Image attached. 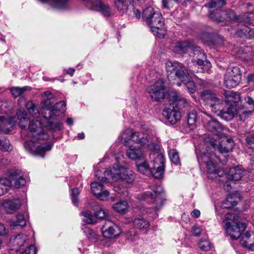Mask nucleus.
Returning a JSON list of instances; mask_svg holds the SVG:
<instances>
[{
  "label": "nucleus",
  "instance_id": "f8f14e48",
  "mask_svg": "<svg viewBox=\"0 0 254 254\" xmlns=\"http://www.w3.org/2000/svg\"><path fill=\"white\" fill-rule=\"evenodd\" d=\"M165 85L163 80L160 79L147 88L150 97L155 101H159L165 97Z\"/></svg>",
  "mask_w": 254,
  "mask_h": 254
},
{
  "label": "nucleus",
  "instance_id": "aec40b11",
  "mask_svg": "<svg viewBox=\"0 0 254 254\" xmlns=\"http://www.w3.org/2000/svg\"><path fill=\"white\" fill-rule=\"evenodd\" d=\"M90 186L92 192L99 199L104 200L109 196V191L103 190V186L101 184L94 182Z\"/></svg>",
  "mask_w": 254,
  "mask_h": 254
},
{
  "label": "nucleus",
  "instance_id": "3c124183",
  "mask_svg": "<svg viewBox=\"0 0 254 254\" xmlns=\"http://www.w3.org/2000/svg\"><path fill=\"white\" fill-rule=\"evenodd\" d=\"M169 158L172 163L178 165L180 163L179 153L176 149L171 150L169 152Z\"/></svg>",
  "mask_w": 254,
  "mask_h": 254
},
{
  "label": "nucleus",
  "instance_id": "603ef678",
  "mask_svg": "<svg viewBox=\"0 0 254 254\" xmlns=\"http://www.w3.org/2000/svg\"><path fill=\"white\" fill-rule=\"evenodd\" d=\"M196 119L197 117L196 112L193 111L188 114L187 121L189 127L191 129H193V126L196 121Z\"/></svg>",
  "mask_w": 254,
  "mask_h": 254
},
{
  "label": "nucleus",
  "instance_id": "f03ea898",
  "mask_svg": "<svg viewBox=\"0 0 254 254\" xmlns=\"http://www.w3.org/2000/svg\"><path fill=\"white\" fill-rule=\"evenodd\" d=\"M224 223V228L231 239L234 240H238L246 228L245 223L240 222L239 216L237 213L226 214Z\"/></svg>",
  "mask_w": 254,
  "mask_h": 254
},
{
  "label": "nucleus",
  "instance_id": "a878e982",
  "mask_svg": "<svg viewBox=\"0 0 254 254\" xmlns=\"http://www.w3.org/2000/svg\"><path fill=\"white\" fill-rule=\"evenodd\" d=\"M128 146L129 148L126 151V155L129 158L135 160L140 159L143 157V152L140 147L138 145H131V144Z\"/></svg>",
  "mask_w": 254,
  "mask_h": 254
},
{
  "label": "nucleus",
  "instance_id": "79ce46f5",
  "mask_svg": "<svg viewBox=\"0 0 254 254\" xmlns=\"http://www.w3.org/2000/svg\"><path fill=\"white\" fill-rule=\"evenodd\" d=\"M31 87L29 86H23L22 87H13L10 89V92L15 98L21 95L24 92L27 90H30Z\"/></svg>",
  "mask_w": 254,
  "mask_h": 254
},
{
  "label": "nucleus",
  "instance_id": "f257e3e1",
  "mask_svg": "<svg viewBox=\"0 0 254 254\" xmlns=\"http://www.w3.org/2000/svg\"><path fill=\"white\" fill-rule=\"evenodd\" d=\"M142 18L155 35L159 38H164L165 31L160 13L155 11L153 7L148 6L143 11Z\"/></svg>",
  "mask_w": 254,
  "mask_h": 254
},
{
  "label": "nucleus",
  "instance_id": "6e6d98bb",
  "mask_svg": "<svg viewBox=\"0 0 254 254\" xmlns=\"http://www.w3.org/2000/svg\"><path fill=\"white\" fill-rule=\"evenodd\" d=\"M252 112V111H249L246 109L237 110L236 115L239 117L240 120L244 121L246 120V117L250 115Z\"/></svg>",
  "mask_w": 254,
  "mask_h": 254
},
{
  "label": "nucleus",
  "instance_id": "49530a36",
  "mask_svg": "<svg viewBox=\"0 0 254 254\" xmlns=\"http://www.w3.org/2000/svg\"><path fill=\"white\" fill-rule=\"evenodd\" d=\"M237 204V202L234 200L232 196H228L226 199L224 201L221 207L223 209H230Z\"/></svg>",
  "mask_w": 254,
  "mask_h": 254
},
{
  "label": "nucleus",
  "instance_id": "cd10ccee",
  "mask_svg": "<svg viewBox=\"0 0 254 254\" xmlns=\"http://www.w3.org/2000/svg\"><path fill=\"white\" fill-rule=\"evenodd\" d=\"M244 176V170L239 166L231 168L228 172L227 179L229 180L238 181Z\"/></svg>",
  "mask_w": 254,
  "mask_h": 254
},
{
  "label": "nucleus",
  "instance_id": "0eeeda50",
  "mask_svg": "<svg viewBox=\"0 0 254 254\" xmlns=\"http://www.w3.org/2000/svg\"><path fill=\"white\" fill-rule=\"evenodd\" d=\"M212 149L215 151L218 150L221 153H227L231 151L234 146V142L231 138L224 137L222 138L220 140H217L214 139H210L209 140H206Z\"/></svg>",
  "mask_w": 254,
  "mask_h": 254
},
{
  "label": "nucleus",
  "instance_id": "412c9836",
  "mask_svg": "<svg viewBox=\"0 0 254 254\" xmlns=\"http://www.w3.org/2000/svg\"><path fill=\"white\" fill-rule=\"evenodd\" d=\"M217 115L223 120L229 121L232 120L237 114V109L233 105L225 107L221 110L217 109Z\"/></svg>",
  "mask_w": 254,
  "mask_h": 254
},
{
  "label": "nucleus",
  "instance_id": "6ab92c4d",
  "mask_svg": "<svg viewBox=\"0 0 254 254\" xmlns=\"http://www.w3.org/2000/svg\"><path fill=\"white\" fill-rule=\"evenodd\" d=\"M233 53L235 54L237 58L244 61H249L253 56L252 48L249 46H242L236 48L233 50Z\"/></svg>",
  "mask_w": 254,
  "mask_h": 254
},
{
  "label": "nucleus",
  "instance_id": "0e129e2a",
  "mask_svg": "<svg viewBox=\"0 0 254 254\" xmlns=\"http://www.w3.org/2000/svg\"><path fill=\"white\" fill-rule=\"evenodd\" d=\"M79 190L77 188L72 189L71 193V199L74 205H77L78 203V196L79 194Z\"/></svg>",
  "mask_w": 254,
  "mask_h": 254
},
{
  "label": "nucleus",
  "instance_id": "473e14b6",
  "mask_svg": "<svg viewBox=\"0 0 254 254\" xmlns=\"http://www.w3.org/2000/svg\"><path fill=\"white\" fill-rule=\"evenodd\" d=\"M17 119L19 120V126L22 129L26 128L27 125L29 126V123L32 121H30L27 118V115L23 109H20L17 113Z\"/></svg>",
  "mask_w": 254,
  "mask_h": 254
},
{
  "label": "nucleus",
  "instance_id": "9b49d317",
  "mask_svg": "<svg viewBox=\"0 0 254 254\" xmlns=\"http://www.w3.org/2000/svg\"><path fill=\"white\" fill-rule=\"evenodd\" d=\"M209 144L206 147L207 152L197 155V158L200 165L204 164L207 168L208 172H211L214 170V165L215 164L213 162L214 157H217L215 154V151L210 148Z\"/></svg>",
  "mask_w": 254,
  "mask_h": 254
},
{
  "label": "nucleus",
  "instance_id": "dca6fc26",
  "mask_svg": "<svg viewBox=\"0 0 254 254\" xmlns=\"http://www.w3.org/2000/svg\"><path fill=\"white\" fill-rule=\"evenodd\" d=\"M28 128L32 133V136L38 140H46L48 139L49 135L44 131L41 122L38 120H32L29 123Z\"/></svg>",
  "mask_w": 254,
  "mask_h": 254
},
{
  "label": "nucleus",
  "instance_id": "2f4dec72",
  "mask_svg": "<svg viewBox=\"0 0 254 254\" xmlns=\"http://www.w3.org/2000/svg\"><path fill=\"white\" fill-rule=\"evenodd\" d=\"M42 96L44 98L41 102L43 108L49 110L54 100V95L50 91H47L43 93Z\"/></svg>",
  "mask_w": 254,
  "mask_h": 254
},
{
  "label": "nucleus",
  "instance_id": "4468645a",
  "mask_svg": "<svg viewBox=\"0 0 254 254\" xmlns=\"http://www.w3.org/2000/svg\"><path fill=\"white\" fill-rule=\"evenodd\" d=\"M24 146L28 152L33 155L39 156L41 157H44L46 152L52 149V145L50 143L37 146L32 141H26Z\"/></svg>",
  "mask_w": 254,
  "mask_h": 254
},
{
  "label": "nucleus",
  "instance_id": "c756f323",
  "mask_svg": "<svg viewBox=\"0 0 254 254\" xmlns=\"http://www.w3.org/2000/svg\"><path fill=\"white\" fill-rule=\"evenodd\" d=\"M193 47V44L188 41H180L177 43L174 51L179 54L186 53Z\"/></svg>",
  "mask_w": 254,
  "mask_h": 254
},
{
  "label": "nucleus",
  "instance_id": "680f3d73",
  "mask_svg": "<svg viewBox=\"0 0 254 254\" xmlns=\"http://www.w3.org/2000/svg\"><path fill=\"white\" fill-rule=\"evenodd\" d=\"M138 238L137 233L133 229L126 234V238L130 241H134Z\"/></svg>",
  "mask_w": 254,
  "mask_h": 254
},
{
  "label": "nucleus",
  "instance_id": "09e8293b",
  "mask_svg": "<svg viewBox=\"0 0 254 254\" xmlns=\"http://www.w3.org/2000/svg\"><path fill=\"white\" fill-rule=\"evenodd\" d=\"M225 3V0H211L210 2L205 4V6L208 8H222Z\"/></svg>",
  "mask_w": 254,
  "mask_h": 254
},
{
  "label": "nucleus",
  "instance_id": "20e7f679",
  "mask_svg": "<svg viewBox=\"0 0 254 254\" xmlns=\"http://www.w3.org/2000/svg\"><path fill=\"white\" fill-rule=\"evenodd\" d=\"M105 174L110 176L114 181L121 180L128 184H131L134 180L133 172L120 166L119 164H115L110 169L105 171Z\"/></svg>",
  "mask_w": 254,
  "mask_h": 254
},
{
  "label": "nucleus",
  "instance_id": "de8ad7c7",
  "mask_svg": "<svg viewBox=\"0 0 254 254\" xmlns=\"http://www.w3.org/2000/svg\"><path fill=\"white\" fill-rule=\"evenodd\" d=\"M94 216L96 218L100 219H104L105 222L107 221L110 220V216L108 213L102 208L100 207L98 210H97L94 213Z\"/></svg>",
  "mask_w": 254,
  "mask_h": 254
},
{
  "label": "nucleus",
  "instance_id": "f3484780",
  "mask_svg": "<svg viewBox=\"0 0 254 254\" xmlns=\"http://www.w3.org/2000/svg\"><path fill=\"white\" fill-rule=\"evenodd\" d=\"M103 236L106 238L112 239L118 236L121 230L120 228L110 220L107 221L101 227Z\"/></svg>",
  "mask_w": 254,
  "mask_h": 254
},
{
  "label": "nucleus",
  "instance_id": "c03bdc74",
  "mask_svg": "<svg viewBox=\"0 0 254 254\" xmlns=\"http://www.w3.org/2000/svg\"><path fill=\"white\" fill-rule=\"evenodd\" d=\"M208 174L212 175V177L216 178L217 177H226L227 178V174L226 172L222 168H216V165H214V170L211 172H208Z\"/></svg>",
  "mask_w": 254,
  "mask_h": 254
},
{
  "label": "nucleus",
  "instance_id": "f704fd0d",
  "mask_svg": "<svg viewBox=\"0 0 254 254\" xmlns=\"http://www.w3.org/2000/svg\"><path fill=\"white\" fill-rule=\"evenodd\" d=\"M133 223L135 228L141 231L147 230L150 226V223L147 220L141 218H135Z\"/></svg>",
  "mask_w": 254,
  "mask_h": 254
},
{
  "label": "nucleus",
  "instance_id": "1a4fd4ad",
  "mask_svg": "<svg viewBox=\"0 0 254 254\" xmlns=\"http://www.w3.org/2000/svg\"><path fill=\"white\" fill-rule=\"evenodd\" d=\"M192 52V62L196 63V64L201 66L203 72L208 71L211 67L210 62L206 59V55L202 50L200 47L195 46L193 44V47L190 49Z\"/></svg>",
  "mask_w": 254,
  "mask_h": 254
},
{
  "label": "nucleus",
  "instance_id": "423d86ee",
  "mask_svg": "<svg viewBox=\"0 0 254 254\" xmlns=\"http://www.w3.org/2000/svg\"><path fill=\"white\" fill-rule=\"evenodd\" d=\"M166 68L168 74L174 73L175 77L182 82L187 81L190 77L186 67L178 62L168 61L166 63Z\"/></svg>",
  "mask_w": 254,
  "mask_h": 254
},
{
  "label": "nucleus",
  "instance_id": "5701e85b",
  "mask_svg": "<svg viewBox=\"0 0 254 254\" xmlns=\"http://www.w3.org/2000/svg\"><path fill=\"white\" fill-rule=\"evenodd\" d=\"M3 206L6 213L12 214L17 210L21 206V201L19 199H7L3 202Z\"/></svg>",
  "mask_w": 254,
  "mask_h": 254
},
{
  "label": "nucleus",
  "instance_id": "393cba45",
  "mask_svg": "<svg viewBox=\"0 0 254 254\" xmlns=\"http://www.w3.org/2000/svg\"><path fill=\"white\" fill-rule=\"evenodd\" d=\"M169 96L173 99L172 104L175 107H178L179 109L181 106L187 107L190 105V103L187 99L182 97L176 91H171L169 93Z\"/></svg>",
  "mask_w": 254,
  "mask_h": 254
},
{
  "label": "nucleus",
  "instance_id": "a18cd8bd",
  "mask_svg": "<svg viewBox=\"0 0 254 254\" xmlns=\"http://www.w3.org/2000/svg\"><path fill=\"white\" fill-rule=\"evenodd\" d=\"M0 150L3 152L9 151L12 150V147L9 140L5 138H0Z\"/></svg>",
  "mask_w": 254,
  "mask_h": 254
},
{
  "label": "nucleus",
  "instance_id": "6e6552de",
  "mask_svg": "<svg viewBox=\"0 0 254 254\" xmlns=\"http://www.w3.org/2000/svg\"><path fill=\"white\" fill-rule=\"evenodd\" d=\"M128 135V136L124 138L125 145H129L131 142H134L140 144L141 145L147 144L149 142L150 139L149 135L144 132H133L130 129H127L125 130L124 134Z\"/></svg>",
  "mask_w": 254,
  "mask_h": 254
},
{
  "label": "nucleus",
  "instance_id": "a19ab883",
  "mask_svg": "<svg viewBox=\"0 0 254 254\" xmlns=\"http://www.w3.org/2000/svg\"><path fill=\"white\" fill-rule=\"evenodd\" d=\"M115 4L116 8L121 14L127 12L128 9L126 0H116Z\"/></svg>",
  "mask_w": 254,
  "mask_h": 254
},
{
  "label": "nucleus",
  "instance_id": "052dcab7",
  "mask_svg": "<svg viewBox=\"0 0 254 254\" xmlns=\"http://www.w3.org/2000/svg\"><path fill=\"white\" fill-rule=\"evenodd\" d=\"M26 183V180L24 177L21 175L14 182H12V186L16 188H19L23 186Z\"/></svg>",
  "mask_w": 254,
  "mask_h": 254
},
{
  "label": "nucleus",
  "instance_id": "c85d7f7f",
  "mask_svg": "<svg viewBox=\"0 0 254 254\" xmlns=\"http://www.w3.org/2000/svg\"><path fill=\"white\" fill-rule=\"evenodd\" d=\"M92 5L96 10L100 11L104 16L109 17L111 15V10L108 5L104 4L100 0H95Z\"/></svg>",
  "mask_w": 254,
  "mask_h": 254
},
{
  "label": "nucleus",
  "instance_id": "338daca9",
  "mask_svg": "<svg viewBox=\"0 0 254 254\" xmlns=\"http://www.w3.org/2000/svg\"><path fill=\"white\" fill-rule=\"evenodd\" d=\"M21 254H37V249L34 245H30Z\"/></svg>",
  "mask_w": 254,
  "mask_h": 254
},
{
  "label": "nucleus",
  "instance_id": "7ed1b4c3",
  "mask_svg": "<svg viewBox=\"0 0 254 254\" xmlns=\"http://www.w3.org/2000/svg\"><path fill=\"white\" fill-rule=\"evenodd\" d=\"M165 159L163 154H158L149 165L146 162L137 164V167L139 172L146 175L151 174L154 178L161 179L164 171Z\"/></svg>",
  "mask_w": 254,
  "mask_h": 254
},
{
  "label": "nucleus",
  "instance_id": "bb28decb",
  "mask_svg": "<svg viewBox=\"0 0 254 254\" xmlns=\"http://www.w3.org/2000/svg\"><path fill=\"white\" fill-rule=\"evenodd\" d=\"M49 118L59 116L66 110V104L64 101H61L55 104L52 108L50 109Z\"/></svg>",
  "mask_w": 254,
  "mask_h": 254
},
{
  "label": "nucleus",
  "instance_id": "4c0bfd02",
  "mask_svg": "<svg viewBox=\"0 0 254 254\" xmlns=\"http://www.w3.org/2000/svg\"><path fill=\"white\" fill-rule=\"evenodd\" d=\"M148 148L150 150L151 152L150 154V157L151 158L152 155L157 154L156 156L158 155V153L160 148V146L158 142H155L153 141V139L151 141L149 140V142L147 143ZM159 154H161L160 153Z\"/></svg>",
  "mask_w": 254,
  "mask_h": 254
},
{
  "label": "nucleus",
  "instance_id": "69168bd1",
  "mask_svg": "<svg viewBox=\"0 0 254 254\" xmlns=\"http://www.w3.org/2000/svg\"><path fill=\"white\" fill-rule=\"evenodd\" d=\"M105 173V171L104 172ZM102 174V171L100 170H98L95 172V176L96 178H98L99 181L102 183L108 182V179L106 177L107 174L104 173L103 176H100Z\"/></svg>",
  "mask_w": 254,
  "mask_h": 254
},
{
  "label": "nucleus",
  "instance_id": "2eb2a0df",
  "mask_svg": "<svg viewBox=\"0 0 254 254\" xmlns=\"http://www.w3.org/2000/svg\"><path fill=\"white\" fill-rule=\"evenodd\" d=\"M162 115L171 125L177 124L181 118L179 108L175 107L172 104L163 110Z\"/></svg>",
  "mask_w": 254,
  "mask_h": 254
},
{
  "label": "nucleus",
  "instance_id": "bf43d9fd",
  "mask_svg": "<svg viewBox=\"0 0 254 254\" xmlns=\"http://www.w3.org/2000/svg\"><path fill=\"white\" fill-rule=\"evenodd\" d=\"M198 246L201 250L204 251H208L211 249V244L207 240L201 239L198 243Z\"/></svg>",
  "mask_w": 254,
  "mask_h": 254
},
{
  "label": "nucleus",
  "instance_id": "72a5a7b5",
  "mask_svg": "<svg viewBox=\"0 0 254 254\" xmlns=\"http://www.w3.org/2000/svg\"><path fill=\"white\" fill-rule=\"evenodd\" d=\"M206 127L209 131L214 133L220 132L223 128L220 123L214 119L207 122Z\"/></svg>",
  "mask_w": 254,
  "mask_h": 254
},
{
  "label": "nucleus",
  "instance_id": "9d476101",
  "mask_svg": "<svg viewBox=\"0 0 254 254\" xmlns=\"http://www.w3.org/2000/svg\"><path fill=\"white\" fill-rule=\"evenodd\" d=\"M241 78L242 73L239 67H229L225 74L224 84L227 88L234 87L240 82Z\"/></svg>",
  "mask_w": 254,
  "mask_h": 254
},
{
  "label": "nucleus",
  "instance_id": "864d4df0",
  "mask_svg": "<svg viewBox=\"0 0 254 254\" xmlns=\"http://www.w3.org/2000/svg\"><path fill=\"white\" fill-rule=\"evenodd\" d=\"M185 84L186 88L190 94L194 93L196 91V87L193 81L191 80V77H190L187 81L183 82Z\"/></svg>",
  "mask_w": 254,
  "mask_h": 254
},
{
  "label": "nucleus",
  "instance_id": "4be33fe9",
  "mask_svg": "<svg viewBox=\"0 0 254 254\" xmlns=\"http://www.w3.org/2000/svg\"><path fill=\"white\" fill-rule=\"evenodd\" d=\"M27 241V236L25 234H18L10 239L11 251L17 252L24 246Z\"/></svg>",
  "mask_w": 254,
  "mask_h": 254
},
{
  "label": "nucleus",
  "instance_id": "e2e57ef3",
  "mask_svg": "<svg viewBox=\"0 0 254 254\" xmlns=\"http://www.w3.org/2000/svg\"><path fill=\"white\" fill-rule=\"evenodd\" d=\"M0 184L1 185V187L3 189H5V193H6L8 190L9 187L12 186V182L10 180L8 179L3 178L0 179Z\"/></svg>",
  "mask_w": 254,
  "mask_h": 254
},
{
  "label": "nucleus",
  "instance_id": "39448f33",
  "mask_svg": "<svg viewBox=\"0 0 254 254\" xmlns=\"http://www.w3.org/2000/svg\"><path fill=\"white\" fill-rule=\"evenodd\" d=\"M151 190L146 191L141 193L139 196L140 200L150 199L152 200L154 208L156 210L161 209L164 203L161 193L163 192V189L161 185H152L150 187Z\"/></svg>",
  "mask_w": 254,
  "mask_h": 254
},
{
  "label": "nucleus",
  "instance_id": "58836bf2",
  "mask_svg": "<svg viewBox=\"0 0 254 254\" xmlns=\"http://www.w3.org/2000/svg\"><path fill=\"white\" fill-rule=\"evenodd\" d=\"M128 207L127 201L125 200L117 202L113 206L115 210L121 213H125L127 210Z\"/></svg>",
  "mask_w": 254,
  "mask_h": 254
},
{
  "label": "nucleus",
  "instance_id": "4d7b16f0",
  "mask_svg": "<svg viewBox=\"0 0 254 254\" xmlns=\"http://www.w3.org/2000/svg\"><path fill=\"white\" fill-rule=\"evenodd\" d=\"M8 174V178L11 182H14L16 179L21 175L20 171L14 169L9 170Z\"/></svg>",
  "mask_w": 254,
  "mask_h": 254
},
{
  "label": "nucleus",
  "instance_id": "a211bd4d",
  "mask_svg": "<svg viewBox=\"0 0 254 254\" xmlns=\"http://www.w3.org/2000/svg\"><path fill=\"white\" fill-rule=\"evenodd\" d=\"M222 14H223L222 19L216 18L213 14H212L211 17L214 19L216 22L220 23L222 25L226 24L229 21H234L238 22V16L235 14L234 11L230 9L223 10L222 11Z\"/></svg>",
  "mask_w": 254,
  "mask_h": 254
},
{
  "label": "nucleus",
  "instance_id": "ddd939ff",
  "mask_svg": "<svg viewBox=\"0 0 254 254\" xmlns=\"http://www.w3.org/2000/svg\"><path fill=\"white\" fill-rule=\"evenodd\" d=\"M200 99L206 103L210 104L211 111L214 113L219 110L221 100L216 95L210 90H205L200 93Z\"/></svg>",
  "mask_w": 254,
  "mask_h": 254
},
{
  "label": "nucleus",
  "instance_id": "7c9ffc66",
  "mask_svg": "<svg viewBox=\"0 0 254 254\" xmlns=\"http://www.w3.org/2000/svg\"><path fill=\"white\" fill-rule=\"evenodd\" d=\"M236 35L241 38L253 39L254 38V30L248 26H245L242 28L238 29Z\"/></svg>",
  "mask_w": 254,
  "mask_h": 254
},
{
  "label": "nucleus",
  "instance_id": "c9c22d12",
  "mask_svg": "<svg viewBox=\"0 0 254 254\" xmlns=\"http://www.w3.org/2000/svg\"><path fill=\"white\" fill-rule=\"evenodd\" d=\"M26 109L28 113L34 117H38L40 114L37 106L32 101H29L26 104Z\"/></svg>",
  "mask_w": 254,
  "mask_h": 254
},
{
  "label": "nucleus",
  "instance_id": "13d9d810",
  "mask_svg": "<svg viewBox=\"0 0 254 254\" xmlns=\"http://www.w3.org/2000/svg\"><path fill=\"white\" fill-rule=\"evenodd\" d=\"M85 232L87 233V237L91 242H95L98 238V235L89 228H85Z\"/></svg>",
  "mask_w": 254,
  "mask_h": 254
},
{
  "label": "nucleus",
  "instance_id": "b1692460",
  "mask_svg": "<svg viewBox=\"0 0 254 254\" xmlns=\"http://www.w3.org/2000/svg\"><path fill=\"white\" fill-rule=\"evenodd\" d=\"M240 243L247 249L254 251V232H247L240 240Z\"/></svg>",
  "mask_w": 254,
  "mask_h": 254
},
{
  "label": "nucleus",
  "instance_id": "37998d69",
  "mask_svg": "<svg viewBox=\"0 0 254 254\" xmlns=\"http://www.w3.org/2000/svg\"><path fill=\"white\" fill-rule=\"evenodd\" d=\"M26 224V220L23 214H19L16 216V220L12 222V225L14 228H18V227L22 228Z\"/></svg>",
  "mask_w": 254,
  "mask_h": 254
},
{
  "label": "nucleus",
  "instance_id": "5fc2aeb1",
  "mask_svg": "<svg viewBox=\"0 0 254 254\" xmlns=\"http://www.w3.org/2000/svg\"><path fill=\"white\" fill-rule=\"evenodd\" d=\"M48 128L49 129L54 131L60 130L63 128V125L58 121L49 122L48 124Z\"/></svg>",
  "mask_w": 254,
  "mask_h": 254
},
{
  "label": "nucleus",
  "instance_id": "ea45409f",
  "mask_svg": "<svg viewBox=\"0 0 254 254\" xmlns=\"http://www.w3.org/2000/svg\"><path fill=\"white\" fill-rule=\"evenodd\" d=\"M254 14L252 12L246 13L238 16V22H242L245 24H250L254 19Z\"/></svg>",
  "mask_w": 254,
  "mask_h": 254
},
{
  "label": "nucleus",
  "instance_id": "774afa93",
  "mask_svg": "<svg viewBox=\"0 0 254 254\" xmlns=\"http://www.w3.org/2000/svg\"><path fill=\"white\" fill-rule=\"evenodd\" d=\"M229 98L228 100L234 103H238L240 100V96L236 92H231Z\"/></svg>",
  "mask_w": 254,
  "mask_h": 254
},
{
  "label": "nucleus",
  "instance_id": "8fccbe9b",
  "mask_svg": "<svg viewBox=\"0 0 254 254\" xmlns=\"http://www.w3.org/2000/svg\"><path fill=\"white\" fill-rule=\"evenodd\" d=\"M209 9V17L213 21L216 22L214 19L211 17L212 14H213L216 18H218V19H221V17L223 18V14H222V11H223V10H222L221 8L214 7L213 8Z\"/></svg>",
  "mask_w": 254,
  "mask_h": 254
},
{
  "label": "nucleus",
  "instance_id": "e433bc0d",
  "mask_svg": "<svg viewBox=\"0 0 254 254\" xmlns=\"http://www.w3.org/2000/svg\"><path fill=\"white\" fill-rule=\"evenodd\" d=\"M82 216L84 217L83 221L89 224H94L97 223V220L92 213L90 211H82L81 212Z\"/></svg>",
  "mask_w": 254,
  "mask_h": 254
}]
</instances>
